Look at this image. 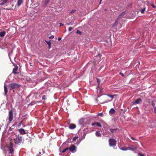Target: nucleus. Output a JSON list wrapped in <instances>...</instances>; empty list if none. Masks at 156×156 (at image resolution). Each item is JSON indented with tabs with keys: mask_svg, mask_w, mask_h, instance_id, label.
Segmentation results:
<instances>
[{
	"mask_svg": "<svg viewBox=\"0 0 156 156\" xmlns=\"http://www.w3.org/2000/svg\"><path fill=\"white\" fill-rule=\"evenodd\" d=\"M9 139L12 142L16 144H19L22 142V137L19 135L16 134L13 132L12 133Z\"/></svg>",
	"mask_w": 156,
	"mask_h": 156,
	"instance_id": "f257e3e1",
	"label": "nucleus"
},
{
	"mask_svg": "<svg viewBox=\"0 0 156 156\" xmlns=\"http://www.w3.org/2000/svg\"><path fill=\"white\" fill-rule=\"evenodd\" d=\"M109 145L110 147H115L116 145V141L113 139H110L109 140Z\"/></svg>",
	"mask_w": 156,
	"mask_h": 156,
	"instance_id": "f03ea898",
	"label": "nucleus"
},
{
	"mask_svg": "<svg viewBox=\"0 0 156 156\" xmlns=\"http://www.w3.org/2000/svg\"><path fill=\"white\" fill-rule=\"evenodd\" d=\"M9 87L10 89L12 90L19 87V85L17 83H14L9 84Z\"/></svg>",
	"mask_w": 156,
	"mask_h": 156,
	"instance_id": "7ed1b4c3",
	"label": "nucleus"
},
{
	"mask_svg": "<svg viewBox=\"0 0 156 156\" xmlns=\"http://www.w3.org/2000/svg\"><path fill=\"white\" fill-rule=\"evenodd\" d=\"M69 149L72 153H74L76 151V146L74 145H71L69 147Z\"/></svg>",
	"mask_w": 156,
	"mask_h": 156,
	"instance_id": "20e7f679",
	"label": "nucleus"
},
{
	"mask_svg": "<svg viewBox=\"0 0 156 156\" xmlns=\"http://www.w3.org/2000/svg\"><path fill=\"white\" fill-rule=\"evenodd\" d=\"M13 115L12 112L10 111L9 112V122H11L13 119Z\"/></svg>",
	"mask_w": 156,
	"mask_h": 156,
	"instance_id": "39448f33",
	"label": "nucleus"
},
{
	"mask_svg": "<svg viewBox=\"0 0 156 156\" xmlns=\"http://www.w3.org/2000/svg\"><path fill=\"white\" fill-rule=\"evenodd\" d=\"M128 150L135 151L136 149V148L133 146L129 145L128 147Z\"/></svg>",
	"mask_w": 156,
	"mask_h": 156,
	"instance_id": "423d86ee",
	"label": "nucleus"
},
{
	"mask_svg": "<svg viewBox=\"0 0 156 156\" xmlns=\"http://www.w3.org/2000/svg\"><path fill=\"white\" fill-rule=\"evenodd\" d=\"M19 133L21 134L24 135L26 133V132L25 130L22 128H21L18 129Z\"/></svg>",
	"mask_w": 156,
	"mask_h": 156,
	"instance_id": "0eeeda50",
	"label": "nucleus"
},
{
	"mask_svg": "<svg viewBox=\"0 0 156 156\" xmlns=\"http://www.w3.org/2000/svg\"><path fill=\"white\" fill-rule=\"evenodd\" d=\"M91 125L92 126H94L95 125H96V126H98L100 127H101V125L98 122H94V123H91Z\"/></svg>",
	"mask_w": 156,
	"mask_h": 156,
	"instance_id": "6e6552de",
	"label": "nucleus"
},
{
	"mask_svg": "<svg viewBox=\"0 0 156 156\" xmlns=\"http://www.w3.org/2000/svg\"><path fill=\"white\" fill-rule=\"evenodd\" d=\"M126 14V12L124 11L122 13L120 14L118 16L117 18L118 19H119L121 18L123 16Z\"/></svg>",
	"mask_w": 156,
	"mask_h": 156,
	"instance_id": "1a4fd4ad",
	"label": "nucleus"
},
{
	"mask_svg": "<svg viewBox=\"0 0 156 156\" xmlns=\"http://www.w3.org/2000/svg\"><path fill=\"white\" fill-rule=\"evenodd\" d=\"M142 100L141 99L139 98L136 99L134 102V104H140L142 102Z\"/></svg>",
	"mask_w": 156,
	"mask_h": 156,
	"instance_id": "9d476101",
	"label": "nucleus"
},
{
	"mask_svg": "<svg viewBox=\"0 0 156 156\" xmlns=\"http://www.w3.org/2000/svg\"><path fill=\"white\" fill-rule=\"evenodd\" d=\"M11 147L10 148V149L9 150V153L13 154V153H14V151H13V148H12V144H11Z\"/></svg>",
	"mask_w": 156,
	"mask_h": 156,
	"instance_id": "9b49d317",
	"label": "nucleus"
},
{
	"mask_svg": "<svg viewBox=\"0 0 156 156\" xmlns=\"http://www.w3.org/2000/svg\"><path fill=\"white\" fill-rule=\"evenodd\" d=\"M96 136L98 137H101V134L100 133V131H97L95 133Z\"/></svg>",
	"mask_w": 156,
	"mask_h": 156,
	"instance_id": "f8f14e48",
	"label": "nucleus"
},
{
	"mask_svg": "<svg viewBox=\"0 0 156 156\" xmlns=\"http://www.w3.org/2000/svg\"><path fill=\"white\" fill-rule=\"evenodd\" d=\"M76 127V126L74 124H70L69 126V128L70 129H73L75 128Z\"/></svg>",
	"mask_w": 156,
	"mask_h": 156,
	"instance_id": "ddd939ff",
	"label": "nucleus"
},
{
	"mask_svg": "<svg viewBox=\"0 0 156 156\" xmlns=\"http://www.w3.org/2000/svg\"><path fill=\"white\" fill-rule=\"evenodd\" d=\"M8 0H0V5H2L6 2Z\"/></svg>",
	"mask_w": 156,
	"mask_h": 156,
	"instance_id": "4468645a",
	"label": "nucleus"
},
{
	"mask_svg": "<svg viewBox=\"0 0 156 156\" xmlns=\"http://www.w3.org/2000/svg\"><path fill=\"white\" fill-rule=\"evenodd\" d=\"M23 2V0H18L17 5L18 6H20Z\"/></svg>",
	"mask_w": 156,
	"mask_h": 156,
	"instance_id": "2eb2a0df",
	"label": "nucleus"
},
{
	"mask_svg": "<svg viewBox=\"0 0 156 156\" xmlns=\"http://www.w3.org/2000/svg\"><path fill=\"white\" fill-rule=\"evenodd\" d=\"M84 119L82 118L80 120L79 123L80 125H81L84 123Z\"/></svg>",
	"mask_w": 156,
	"mask_h": 156,
	"instance_id": "dca6fc26",
	"label": "nucleus"
},
{
	"mask_svg": "<svg viewBox=\"0 0 156 156\" xmlns=\"http://www.w3.org/2000/svg\"><path fill=\"white\" fill-rule=\"evenodd\" d=\"M115 112V110L113 108H111L109 111V113L112 114H114Z\"/></svg>",
	"mask_w": 156,
	"mask_h": 156,
	"instance_id": "f3484780",
	"label": "nucleus"
},
{
	"mask_svg": "<svg viewBox=\"0 0 156 156\" xmlns=\"http://www.w3.org/2000/svg\"><path fill=\"white\" fill-rule=\"evenodd\" d=\"M118 18H117V19L116 20H115V21L114 24L112 25V27H115L117 24H118Z\"/></svg>",
	"mask_w": 156,
	"mask_h": 156,
	"instance_id": "a211bd4d",
	"label": "nucleus"
},
{
	"mask_svg": "<svg viewBox=\"0 0 156 156\" xmlns=\"http://www.w3.org/2000/svg\"><path fill=\"white\" fill-rule=\"evenodd\" d=\"M6 32L5 31H3L2 32H0V36L3 37L5 34Z\"/></svg>",
	"mask_w": 156,
	"mask_h": 156,
	"instance_id": "6ab92c4d",
	"label": "nucleus"
},
{
	"mask_svg": "<svg viewBox=\"0 0 156 156\" xmlns=\"http://www.w3.org/2000/svg\"><path fill=\"white\" fill-rule=\"evenodd\" d=\"M4 90L5 94H6L7 93V89L5 85L4 86Z\"/></svg>",
	"mask_w": 156,
	"mask_h": 156,
	"instance_id": "aec40b11",
	"label": "nucleus"
},
{
	"mask_svg": "<svg viewBox=\"0 0 156 156\" xmlns=\"http://www.w3.org/2000/svg\"><path fill=\"white\" fill-rule=\"evenodd\" d=\"M17 69L16 68H14L13 69V71H12V72L14 74H16V71H17Z\"/></svg>",
	"mask_w": 156,
	"mask_h": 156,
	"instance_id": "412c9836",
	"label": "nucleus"
},
{
	"mask_svg": "<svg viewBox=\"0 0 156 156\" xmlns=\"http://www.w3.org/2000/svg\"><path fill=\"white\" fill-rule=\"evenodd\" d=\"M120 149L123 151H126L127 150H128V148L126 147H124L121 148H120Z\"/></svg>",
	"mask_w": 156,
	"mask_h": 156,
	"instance_id": "4be33fe9",
	"label": "nucleus"
},
{
	"mask_svg": "<svg viewBox=\"0 0 156 156\" xmlns=\"http://www.w3.org/2000/svg\"><path fill=\"white\" fill-rule=\"evenodd\" d=\"M116 130L114 129H110V132L112 133H114V132Z\"/></svg>",
	"mask_w": 156,
	"mask_h": 156,
	"instance_id": "5701e85b",
	"label": "nucleus"
},
{
	"mask_svg": "<svg viewBox=\"0 0 156 156\" xmlns=\"http://www.w3.org/2000/svg\"><path fill=\"white\" fill-rule=\"evenodd\" d=\"M45 42L47 43V44L48 45H50L51 44V40H50L49 41H45Z\"/></svg>",
	"mask_w": 156,
	"mask_h": 156,
	"instance_id": "b1692460",
	"label": "nucleus"
},
{
	"mask_svg": "<svg viewBox=\"0 0 156 156\" xmlns=\"http://www.w3.org/2000/svg\"><path fill=\"white\" fill-rule=\"evenodd\" d=\"M68 149H69V147H67L65 149H64V150H62V153H64L67 150H68Z\"/></svg>",
	"mask_w": 156,
	"mask_h": 156,
	"instance_id": "393cba45",
	"label": "nucleus"
},
{
	"mask_svg": "<svg viewBox=\"0 0 156 156\" xmlns=\"http://www.w3.org/2000/svg\"><path fill=\"white\" fill-rule=\"evenodd\" d=\"M145 8H143L141 10V12L142 13H144L145 11Z\"/></svg>",
	"mask_w": 156,
	"mask_h": 156,
	"instance_id": "a878e982",
	"label": "nucleus"
},
{
	"mask_svg": "<svg viewBox=\"0 0 156 156\" xmlns=\"http://www.w3.org/2000/svg\"><path fill=\"white\" fill-rule=\"evenodd\" d=\"M111 101V100H107L105 101H104V102L101 103L103 104V103H108L109 102Z\"/></svg>",
	"mask_w": 156,
	"mask_h": 156,
	"instance_id": "bb28decb",
	"label": "nucleus"
},
{
	"mask_svg": "<svg viewBox=\"0 0 156 156\" xmlns=\"http://www.w3.org/2000/svg\"><path fill=\"white\" fill-rule=\"evenodd\" d=\"M98 115L100 116L101 117H102L103 115V114L102 113H100L98 114Z\"/></svg>",
	"mask_w": 156,
	"mask_h": 156,
	"instance_id": "cd10ccee",
	"label": "nucleus"
},
{
	"mask_svg": "<svg viewBox=\"0 0 156 156\" xmlns=\"http://www.w3.org/2000/svg\"><path fill=\"white\" fill-rule=\"evenodd\" d=\"M97 82L98 83V85H99V84L100 83V82H101V80H100L99 79H97Z\"/></svg>",
	"mask_w": 156,
	"mask_h": 156,
	"instance_id": "c85d7f7f",
	"label": "nucleus"
},
{
	"mask_svg": "<svg viewBox=\"0 0 156 156\" xmlns=\"http://www.w3.org/2000/svg\"><path fill=\"white\" fill-rule=\"evenodd\" d=\"M107 95L108 97H109L111 98H112H112H114V96H113V95H109V94H108V95Z\"/></svg>",
	"mask_w": 156,
	"mask_h": 156,
	"instance_id": "c756f323",
	"label": "nucleus"
},
{
	"mask_svg": "<svg viewBox=\"0 0 156 156\" xmlns=\"http://www.w3.org/2000/svg\"><path fill=\"white\" fill-rule=\"evenodd\" d=\"M76 33L80 34H81V32L79 30H77L76 31Z\"/></svg>",
	"mask_w": 156,
	"mask_h": 156,
	"instance_id": "7c9ffc66",
	"label": "nucleus"
},
{
	"mask_svg": "<svg viewBox=\"0 0 156 156\" xmlns=\"http://www.w3.org/2000/svg\"><path fill=\"white\" fill-rule=\"evenodd\" d=\"M73 22H71L69 23H68L67 24V25H72L73 24Z\"/></svg>",
	"mask_w": 156,
	"mask_h": 156,
	"instance_id": "2f4dec72",
	"label": "nucleus"
},
{
	"mask_svg": "<svg viewBox=\"0 0 156 156\" xmlns=\"http://www.w3.org/2000/svg\"><path fill=\"white\" fill-rule=\"evenodd\" d=\"M46 99V97L45 95H44L42 97V99L45 100Z\"/></svg>",
	"mask_w": 156,
	"mask_h": 156,
	"instance_id": "473e14b6",
	"label": "nucleus"
},
{
	"mask_svg": "<svg viewBox=\"0 0 156 156\" xmlns=\"http://www.w3.org/2000/svg\"><path fill=\"white\" fill-rule=\"evenodd\" d=\"M41 152H39L38 154H37L36 156H41Z\"/></svg>",
	"mask_w": 156,
	"mask_h": 156,
	"instance_id": "72a5a7b5",
	"label": "nucleus"
},
{
	"mask_svg": "<svg viewBox=\"0 0 156 156\" xmlns=\"http://www.w3.org/2000/svg\"><path fill=\"white\" fill-rule=\"evenodd\" d=\"M78 138V137H76V136H75V137H74L73 138V140H74V141H75L76 140V139H77V138Z\"/></svg>",
	"mask_w": 156,
	"mask_h": 156,
	"instance_id": "f704fd0d",
	"label": "nucleus"
},
{
	"mask_svg": "<svg viewBox=\"0 0 156 156\" xmlns=\"http://www.w3.org/2000/svg\"><path fill=\"white\" fill-rule=\"evenodd\" d=\"M23 124V122L22 121H21L20 122V123H19V124L18 125V126H21V125Z\"/></svg>",
	"mask_w": 156,
	"mask_h": 156,
	"instance_id": "c9c22d12",
	"label": "nucleus"
},
{
	"mask_svg": "<svg viewBox=\"0 0 156 156\" xmlns=\"http://www.w3.org/2000/svg\"><path fill=\"white\" fill-rule=\"evenodd\" d=\"M72 29H73L72 27H69L68 29L69 31H71L72 30Z\"/></svg>",
	"mask_w": 156,
	"mask_h": 156,
	"instance_id": "e433bc0d",
	"label": "nucleus"
},
{
	"mask_svg": "<svg viewBox=\"0 0 156 156\" xmlns=\"http://www.w3.org/2000/svg\"><path fill=\"white\" fill-rule=\"evenodd\" d=\"M54 38V36L53 35H51V36L49 37V38L50 39H53Z\"/></svg>",
	"mask_w": 156,
	"mask_h": 156,
	"instance_id": "4c0bfd02",
	"label": "nucleus"
},
{
	"mask_svg": "<svg viewBox=\"0 0 156 156\" xmlns=\"http://www.w3.org/2000/svg\"><path fill=\"white\" fill-rule=\"evenodd\" d=\"M75 11H76L75 10H71L70 13H73L74 12H75Z\"/></svg>",
	"mask_w": 156,
	"mask_h": 156,
	"instance_id": "58836bf2",
	"label": "nucleus"
},
{
	"mask_svg": "<svg viewBox=\"0 0 156 156\" xmlns=\"http://www.w3.org/2000/svg\"><path fill=\"white\" fill-rule=\"evenodd\" d=\"M131 138L133 140H136L134 138V137H131Z\"/></svg>",
	"mask_w": 156,
	"mask_h": 156,
	"instance_id": "ea45409f",
	"label": "nucleus"
},
{
	"mask_svg": "<svg viewBox=\"0 0 156 156\" xmlns=\"http://www.w3.org/2000/svg\"><path fill=\"white\" fill-rule=\"evenodd\" d=\"M152 106L154 107H154H155V106H154V105H155V103H154L153 102L152 103Z\"/></svg>",
	"mask_w": 156,
	"mask_h": 156,
	"instance_id": "a19ab883",
	"label": "nucleus"
},
{
	"mask_svg": "<svg viewBox=\"0 0 156 156\" xmlns=\"http://www.w3.org/2000/svg\"><path fill=\"white\" fill-rule=\"evenodd\" d=\"M154 112L155 113H156V107H154Z\"/></svg>",
	"mask_w": 156,
	"mask_h": 156,
	"instance_id": "79ce46f5",
	"label": "nucleus"
},
{
	"mask_svg": "<svg viewBox=\"0 0 156 156\" xmlns=\"http://www.w3.org/2000/svg\"><path fill=\"white\" fill-rule=\"evenodd\" d=\"M41 151H42L41 153H42L43 154H44L45 153L44 150L43 149H42L41 150Z\"/></svg>",
	"mask_w": 156,
	"mask_h": 156,
	"instance_id": "37998d69",
	"label": "nucleus"
},
{
	"mask_svg": "<svg viewBox=\"0 0 156 156\" xmlns=\"http://www.w3.org/2000/svg\"><path fill=\"white\" fill-rule=\"evenodd\" d=\"M151 6H152V7L153 8H155V6L154 5V4H152L151 5Z\"/></svg>",
	"mask_w": 156,
	"mask_h": 156,
	"instance_id": "c03bdc74",
	"label": "nucleus"
},
{
	"mask_svg": "<svg viewBox=\"0 0 156 156\" xmlns=\"http://www.w3.org/2000/svg\"><path fill=\"white\" fill-rule=\"evenodd\" d=\"M58 41H60L61 40V38L60 37H59L58 38Z\"/></svg>",
	"mask_w": 156,
	"mask_h": 156,
	"instance_id": "a18cd8bd",
	"label": "nucleus"
},
{
	"mask_svg": "<svg viewBox=\"0 0 156 156\" xmlns=\"http://www.w3.org/2000/svg\"><path fill=\"white\" fill-rule=\"evenodd\" d=\"M119 74H120V75H122V76H124V75H123V74L122 73H119Z\"/></svg>",
	"mask_w": 156,
	"mask_h": 156,
	"instance_id": "49530a36",
	"label": "nucleus"
},
{
	"mask_svg": "<svg viewBox=\"0 0 156 156\" xmlns=\"http://www.w3.org/2000/svg\"><path fill=\"white\" fill-rule=\"evenodd\" d=\"M59 24H60V27H61V26H63V25L62 23H60Z\"/></svg>",
	"mask_w": 156,
	"mask_h": 156,
	"instance_id": "de8ad7c7",
	"label": "nucleus"
},
{
	"mask_svg": "<svg viewBox=\"0 0 156 156\" xmlns=\"http://www.w3.org/2000/svg\"><path fill=\"white\" fill-rule=\"evenodd\" d=\"M139 154H140V156H144L143 154H142L141 153H139Z\"/></svg>",
	"mask_w": 156,
	"mask_h": 156,
	"instance_id": "09e8293b",
	"label": "nucleus"
},
{
	"mask_svg": "<svg viewBox=\"0 0 156 156\" xmlns=\"http://www.w3.org/2000/svg\"><path fill=\"white\" fill-rule=\"evenodd\" d=\"M99 57L101 56V55L100 54H98L97 55Z\"/></svg>",
	"mask_w": 156,
	"mask_h": 156,
	"instance_id": "8fccbe9b",
	"label": "nucleus"
},
{
	"mask_svg": "<svg viewBox=\"0 0 156 156\" xmlns=\"http://www.w3.org/2000/svg\"><path fill=\"white\" fill-rule=\"evenodd\" d=\"M51 45H49V48H51Z\"/></svg>",
	"mask_w": 156,
	"mask_h": 156,
	"instance_id": "3c124183",
	"label": "nucleus"
},
{
	"mask_svg": "<svg viewBox=\"0 0 156 156\" xmlns=\"http://www.w3.org/2000/svg\"><path fill=\"white\" fill-rule=\"evenodd\" d=\"M35 95L37 94V93L36 92V93H35Z\"/></svg>",
	"mask_w": 156,
	"mask_h": 156,
	"instance_id": "603ef678",
	"label": "nucleus"
},
{
	"mask_svg": "<svg viewBox=\"0 0 156 156\" xmlns=\"http://www.w3.org/2000/svg\"><path fill=\"white\" fill-rule=\"evenodd\" d=\"M102 0H101L100 2V3L101 4V1H102Z\"/></svg>",
	"mask_w": 156,
	"mask_h": 156,
	"instance_id": "864d4df0",
	"label": "nucleus"
},
{
	"mask_svg": "<svg viewBox=\"0 0 156 156\" xmlns=\"http://www.w3.org/2000/svg\"><path fill=\"white\" fill-rule=\"evenodd\" d=\"M105 11L106 10V9H105Z\"/></svg>",
	"mask_w": 156,
	"mask_h": 156,
	"instance_id": "5fc2aeb1",
	"label": "nucleus"
},
{
	"mask_svg": "<svg viewBox=\"0 0 156 156\" xmlns=\"http://www.w3.org/2000/svg\"><path fill=\"white\" fill-rule=\"evenodd\" d=\"M61 154H59V155H61Z\"/></svg>",
	"mask_w": 156,
	"mask_h": 156,
	"instance_id": "6e6d98bb",
	"label": "nucleus"
}]
</instances>
